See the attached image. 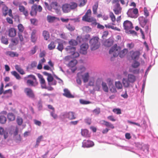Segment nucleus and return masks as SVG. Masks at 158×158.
<instances>
[{"instance_id":"obj_1","label":"nucleus","mask_w":158,"mask_h":158,"mask_svg":"<svg viewBox=\"0 0 158 158\" xmlns=\"http://www.w3.org/2000/svg\"><path fill=\"white\" fill-rule=\"evenodd\" d=\"M121 49L120 46H118L117 44H115L110 49L109 53L113 55L114 57H116L119 55L120 58H123L127 54L128 50L127 49L125 48L120 51Z\"/></svg>"},{"instance_id":"obj_2","label":"nucleus","mask_w":158,"mask_h":158,"mask_svg":"<svg viewBox=\"0 0 158 158\" xmlns=\"http://www.w3.org/2000/svg\"><path fill=\"white\" fill-rule=\"evenodd\" d=\"M91 11L90 9H88L83 16L82 20L85 22L92 23L93 24L96 23L95 19L91 16Z\"/></svg>"},{"instance_id":"obj_3","label":"nucleus","mask_w":158,"mask_h":158,"mask_svg":"<svg viewBox=\"0 0 158 158\" xmlns=\"http://www.w3.org/2000/svg\"><path fill=\"white\" fill-rule=\"evenodd\" d=\"M99 38L97 36L93 37L89 41L91 49L94 50L98 48L100 45Z\"/></svg>"},{"instance_id":"obj_4","label":"nucleus","mask_w":158,"mask_h":158,"mask_svg":"<svg viewBox=\"0 0 158 158\" xmlns=\"http://www.w3.org/2000/svg\"><path fill=\"white\" fill-rule=\"evenodd\" d=\"M111 2L112 4H114L113 6V11L115 14L116 15L121 14L122 8L118 3V0H112Z\"/></svg>"},{"instance_id":"obj_5","label":"nucleus","mask_w":158,"mask_h":158,"mask_svg":"<svg viewBox=\"0 0 158 158\" xmlns=\"http://www.w3.org/2000/svg\"><path fill=\"white\" fill-rule=\"evenodd\" d=\"M127 14L128 17L136 18L138 15V10L136 8L130 9L128 11Z\"/></svg>"},{"instance_id":"obj_6","label":"nucleus","mask_w":158,"mask_h":158,"mask_svg":"<svg viewBox=\"0 0 158 158\" xmlns=\"http://www.w3.org/2000/svg\"><path fill=\"white\" fill-rule=\"evenodd\" d=\"M123 27L125 32H128L130 29H132L134 28L132 23L129 20L124 21L123 23Z\"/></svg>"},{"instance_id":"obj_7","label":"nucleus","mask_w":158,"mask_h":158,"mask_svg":"<svg viewBox=\"0 0 158 158\" xmlns=\"http://www.w3.org/2000/svg\"><path fill=\"white\" fill-rule=\"evenodd\" d=\"M2 12L3 15L6 16L8 14L9 15L13 18V15L12 13V10L11 9H8V7L6 6H4L2 7Z\"/></svg>"},{"instance_id":"obj_8","label":"nucleus","mask_w":158,"mask_h":158,"mask_svg":"<svg viewBox=\"0 0 158 158\" xmlns=\"http://www.w3.org/2000/svg\"><path fill=\"white\" fill-rule=\"evenodd\" d=\"M130 56L131 59L133 60L139 59L141 54L139 51H134L132 50L130 52Z\"/></svg>"},{"instance_id":"obj_9","label":"nucleus","mask_w":158,"mask_h":158,"mask_svg":"<svg viewBox=\"0 0 158 158\" xmlns=\"http://www.w3.org/2000/svg\"><path fill=\"white\" fill-rule=\"evenodd\" d=\"M77 76L78 77H82L84 83L87 82L89 80V75L88 73L82 74L81 72H79L77 73Z\"/></svg>"},{"instance_id":"obj_10","label":"nucleus","mask_w":158,"mask_h":158,"mask_svg":"<svg viewBox=\"0 0 158 158\" xmlns=\"http://www.w3.org/2000/svg\"><path fill=\"white\" fill-rule=\"evenodd\" d=\"M24 92L26 95L29 97L34 98L35 95L32 89L29 88H26L24 89Z\"/></svg>"},{"instance_id":"obj_11","label":"nucleus","mask_w":158,"mask_h":158,"mask_svg":"<svg viewBox=\"0 0 158 158\" xmlns=\"http://www.w3.org/2000/svg\"><path fill=\"white\" fill-rule=\"evenodd\" d=\"M94 145L93 142L90 140H84L82 143V147L83 148H90Z\"/></svg>"},{"instance_id":"obj_12","label":"nucleus","mask_w":158,"mask_h":158,"mask_svg":"<svg viewBox=\"0 0 158 158\" xmlns=\"http://www.w3.org/2000/svg\"><path fill=\"white\" fill-rule=\"evenodd\" d=\"M89 48L88 44L85 43L82 44L80 46V52L83 54H86L87 53V50Z\"/></svg>"},{"instance_id":"obj_13","label":"nucleus","mask_w":158,"mask_h":158,"mask_svg":"<svg viewBox=\"0 0 158 158\" xmlns=\"http://www.w3.org/2000/svg\"><path fill=\"white\" fill-rule=\"evenodd\" d=\"M37 76L39 79V81L41 85V87L42 89L46 88V84L45 79L44 78L43 76L40 73L37 74Z\"/></svg>"},{"instance_id":"obj_14","label":"nucleus","mask_w":158,"mask_h":158,"mask_svg":"<svg viewBox=\"0 0 158 158\" xmlns=\"http://www.w3.org/2000/svg\"><path fill=\"white\" fill-rule=\"evenodd\" d=\"M51 4V9L52 8L54 9L57 13H59L60 12V6L58 5V3L56 2H52Z\"/></svg>"},{"instance_id":"obj_15","label":"nucleus","mask_w":158,"mask_h":158,"mask_svg":"<svg viewBox=\"0 0 158 158\" xmlns=\"http://www.w3.org/2000/svg\"><path fill=\"white\" fill-rule=\"evenodd\" d=\"M64 93L63 94V95L65 97L69 98H73V95L71 94L70 91L68 89H64Z\"/></svg>"},{"instance_id":"obj_16","label":"nucleus","mask_w":158,"mask_h":158,"mask_svg":"<svg viewBox=\"0 0 158 158\" xmlns=\"http://www.w3.org/2000/svg\"><path fill=\"white\" fill-rule=\"evenodd\" d=\"M19 10L25 16H27L28 15V12L27 10L26 9L25 7L23 5H19Z\"/></svg>"},{"instance_id":"obj_17","label":"nucleus","mask_w":158,"mask_h":158,"mask_svg":"<svg viewBox=\"0 0 158 158\" xmlns=\"http://www.w3.org/2000/svg\"><path fill=\"white\" fill-rule=\"evenodd\" d=\"M37 5L34 4L31 7L30 14L31 16H35L37 14Z\"/></svg>"},{"instance_id":"obj_18","label":"nucleus","mask_w":158,"mask_h":158,"mask_svg":"<svg viewBox=\"0 0 158 158\" xmlns=\"http://www.w3.org/2000/svg\"><path fill=\"white\" fill-rule=\"evenodd\" d=\"M114 41L111 39H108L105 40L103 44L106 47H110L113 45Z\"/></svg>"},{"instance_id":"obj_19","label":"nucleus","mask_w":158,"mask_h":158,"mask_svg":"<svg viewBox=\"0 0 158 158\" xmlns=\"http://www.w3.org/2000/svg\"><path fill=\"white\" fill-rule=\"evenodd\" d=\"M0 135H3L5 139H6L8 137V133L6 129L2 127H0Z\"/></svg>"},{"instance_id":"obj_20","label":"nucleus","mask_w":158,"mask_h":158,"mask_svg":"<svg viewBox=\"0 0 158 158\" xmlns=\"http://www.w3.org/2000/svg\"><path fill=\"white\" fill-rule=\"evenodd\" d=\"M68 54H72L76 50V48L70 46H67L65 49Z\"/></svg>"},{"instance_id":"obj_21","label":"nucleus","mask_w":158,"mask_h":158,"mask_svg":"<svg viewBox=\"0 0 158 158\" xmlns=\"http://www.w3.org/2000/svg\"><path fill=\"white\" fill-rule=\"evenodd\" d=\"M66 117L70 120L75 119L76 117L75 115V113L73 112H69L65 114Z\"/></svg>"},{"instance_id":"obj_22","label":"nucleus","mask_w":158,"mask_h":158,"mask_svg":"<svg viewBox=\"0 0 158 158\" xmlns=\"http://www.w3.org/2000/svg\"><path fill=\"white\" fill-rule=\"evenodd\" d=\"M34 81H32L30 79H28L26 83L27 85L28 86H35L37 85L38 83L37 81V80Z\"/></svg>"},{"instance_id":"obj_23","label":"nucleus","mask_w":158,"mask_h":158,"mask_svg":"<svg viewBox=\"0 0 158 158\" xmlns=\"http://www.w3.org/2000/svg\"><path fill=\"white\" fill-rule=\"evenodd\" d=\"M81 135L86 138H89L90 137V134L89 133V131L86 129H81Z\"/></svg>"},{"instance_id":"obj_24","label":"nucleus","mask_w":158,"mask_h":158,"mask_svg":"<svg viewBox=\"0 0 158 158\" xmlns=\"http://www.w3.org/2000/svg\"><path fill=\"white\" fill-rule=\"evenodd\" d=\"M16 34V31L15 28H11L9 30V36L11 37L15 36Z\"/></svg>"},{"instance_id":"obj_25","label":"nucleus","mask_w":158,"mask_h":158,"mask_svg":"<svg viewBox=\"0 0 158 158\" xmlns=\"http://www.w3.org/2000/svg\"><path fill=\"white\" fill-rule=\"evenodd\" d=\"M62 10L64 13H68L70 12L71 10L69 4H65L63 5Z\"/></svg>"},{"instance_id":"obj_26","label":"nucleus","mask_w":158,"mask_h":158,"mask_svg":"<svg viewBox=\"0 0 158 158\" xmlns=\"http://www.w3.org/2000/svg\"><path fill=\"white\" fill-rule=\"evenodd\" d=\"M131 83H134L136 80L135 76L132 74H129L128 75L127 79Z\"/></svg>"},{"instance_id":"obj_27","label":"nucleus","mask_w":158,"mask_h":158,"mask_svg":"<svg viewBox=\"0 0 158 158\" xmlns=\"http://www.w3.org/2000/svg\"><path fill=\"white\" fill-rule=\"evenodd\" d=\"M142 19L139 20V23L142 27H144L147 23L148 20L147 19H145L143 17L140 18L139 19Z\"/></svg>"},{"instance_id":"obj_28","label":"nucleus","mask_w":158,"mask_h":158,"mask_svg":"<svg viewBox=\"0 0 158 158\" xmlns=\"http://www.w3.org/2000/svg\"><path fill=\"white\" fill-rule=\"evenodd\" d=\"M102 122H103V124L106 127L110 128L112 129H113L114 128V126L111 123L105 120H103Z\"/></svg>"},{"instance_id":"obj_29","label":"nucleus","mask_w":158,"mask_h":158,"mask_svg":"<svg viewBox=\"0 0 158 158\" xmlns=\"http://www.w3.org/2000/svg\"><path fill=\"white\" fill-rule=\"evenodd\" d=\"M122 83L124 87L128 88L130 86V82L127 79L123 78L122 80Z\"/></svg>"},{"instance_id":"obj_30","label":"nucleus","mask_w":158,"mask_h":158,"mask_svg":"<svg viewBox=\"0 0 158 158\" xmlns=\"http://www.w3.org/2000/svg\"><path fill=\"white\" fill-rule=\"evenodd\" d=\"M7 118L10 121L14 120L15 118V115L12 113H9L7 115Z\"/></svg>"},{"instance_id":"obj_31","label":"nucleus","mask_w":158,"mask_h":158,"mask_svg":"<svg viewBox=\"0 0 158 158\" xmlns=\"http://www.w3.org/2000/svg\"><path fill=\"white\" fill-rule=\"evenodd\" d=\"M15 69L21 74L23 75L25 74V73L18 65H16L15 66Z\"/></svg>"},{"instance_id":"obj_32","label":"nucleus","mask_w":158,"mask_h":158,"mask_svg":"<svg viewBox=\"0 0 158 158\" xmlns=\"http://www.w3.org/2000/svg\"><path fill=\"white\" fill-rule=\"evenodd\" d=\"M43 36L45 40H47L50 37V35L49 32L45 30L43 31Z\"/></svg>"},{"instance_id":"obj_33","label":"nucleus","mask_w":158,"mask_h":158,"mask_svg":"<svg viewBox=\"0 0 158 158\" xmlns=\"http://www.w3.org/2000/svg\"><path fill=\"white\" fill-rule=\"evenodd\" d=\"M98 7V3L97 2L93 6V11L94 14H97V10Z\"/></svg>"},{"instance_id":"obj_34","label":"nucleus","mask_w":158,"mask_h":158,"mask_svg":"<svg viewBox=\"0 0 158 158\" xmlns=\"http://www.w3.org/2000/svg\"><path fill=\"white\" fill-rule=\"evenodd\" d=\"M77 63V61L75 59L73 60L70 61L68 65L71 67H74Z\"/></svg>"},{"instance_id":"obj_35","label":"nucleus","mask_w":158,"mask_h":158,"mask_svg":"<svg viewBox=\"0 0 158 158\" xmlns=\"http://www.w3.org/2000/svg\"><path fill=\"white\" fill-rule=\"evenodd\" d=\"M43 138V136L42 135H41L38 137L36 140V143L34 146L35 148H37L38 146L40 143L41 141Z\"/></svg>"},{"instance_id":"obj_36","label":"nucleus","mask_w":158,"mask_h":158,"mask_svg":"<svg viewBox=\"0 0 158 158\" xmlns=\"http://www.w3.org/2000/svg\"><path fill=\"white\" fill-rule=\"evenodd\" d=\"M115 85L116 88L118 89H121L122 88V85L120 81H116Z\"/></svg>"},{"instance_id":"obj_37","label":"nucleus","mask_w":158,"mask_h":158,"mask_svg":"<svg viewBox=\"0 0 158 158\" xmlns=\"http://www.w3.org/2000/svg\"><path fill=\"white\" fill-rule=\"evenodd\" d=\"M56 45L55 44L54 42L52 41L48 44V48L49 50H52L54 49L55 48Z\"/></svg>"},{"instance_id":"obj_38","label":"nucleus","mask_w":158,"mask_h":158,"mask_svg":"<svg viewBox=\"0 0 158 158\" xmlns=\"http://www.w3.org/2000/svg\"><path fill=\"white\" fill-rule=\"evenodd\" d=\"M70 10L75 9L77 6V4L76 3L74 2H72L69 4Z\"/></svg>"},{"instance_id":"obj_39","label":"nucleus","mask_w":158,"mask_h":158,"mask_svg":"<svg viewBox=\"0 0 158 158\" xmlns=\"http://www.w3.org/2000/svg\"><path fill=\"white\" fill-rule=\"evenodd\" d=\"M67 28L69 31H74L75 29V27L73 25L69 23L66 26Z\"/></svg>"},{"instance_id":"obj_40","label":"nucleus","mask_w":158,"mask_h":158,"mask_svg":"<svg viewBox=\"0 0 158 158\" xmlns=\"http://www.w3.org/2000/svg\"><path fill=\"white\" fill-rule=\"evenodd\" d=\"M109 16L112 22L114 23L116 21V18L115 16L112 12H110Z\"/></svg>"},{"instance_id":"obj_41","label":"nucleus","mask_w":158,"mask_h":158,"mask_svg":"<svg viewBox=\"0 0 158 158\" xmlns=\"http://www.w3.org/2000/svg\"><path fill=\"white\" fill-rule=\"evenodd\" d=\"M37 47V46H35L29 52V53L30 55H32L34 54L36 52Z\"/></svg>"},{"instance_id":"obj_42","label":"nucleus","mask_w":158,"mask_h":158,"mask_svg":"<svg viewBox=\"0 0 158 158\" xmlns=\"http://www.w3.org/2000/svg\"><path fill=\"white\" fill-rule=\"evenodd\" d=\"M1 41L2 43L5 44L7 45L8 44V41L7 38L4 36H2Z\"/></svg>"},{"instance_id":"obj_43","label":"nucleus","mask_w":158,"mask_h":158,"mask_svg":"<svg viewBox=\"0 0 158 158\" xmlns=\"http://www.w3.org/2000/svg\"><path fill=\"white\" fill-rule=\"evenodd\" d=\"M6 118L5 116L3 115L0 116V123L2 124H4L6 123Z\"/></svg>"},{"instance_id":"obj_44","label":"nucleus","mask_w":158,"mask_h":158,"mask_svg":"<svg viewBox=\"0 0 158 158\" xmlns=\"http://www.w3.org/2000/svg\"><path fill=\"white\" fill-rule=\"evenodd\" d=\"M57 49L59 51L62 52L64 49V46L62 43L58 42V45Z\"/></svg>"},{"instance_id":"obj_45","label":"nucleus","mask_w":158,"mask_h":158,"mask_svg":"<svg viewBox=\"0 0 158 158\" xmlns=\"http://www.w3.org/2000/svg\"><path fill=\"white\" fill-rule=\"evenodd\" d=\"M28 78H31L34 81H36V80H37L35 77L33 75H27L26 77H24V80H27V79Z\"/></svg>"},{"instance_id":"obj_46","label":"nucleus","mask_w":158,"mask_h":158,"mask_svg":"<svg viewBox=\"0 0 158 158\" xmlns=\"http://www.w3.org/2000/svg\"><path fill=\"white\" fill-rule=\"evenodd\" d=\"M11 74L14 76L17 79L19 80L21 78L19 74L15 71H13L11 72Z\"/></svg>"},{"instance_id":"obj_47","label":"nucleus","mask_w":158,"mask_h":158,"mask_svg":"<svg viewBox=\"0 0 158 158\" xmlns=\"http://www.w3.org/2000/svg\"><path fill=\"white\" fill-rule=\"evenodd\" d=\"M47 19L49 22L52 23L55 20L56 18L55 17L48 15L47 17Z\"/></svg>"},{"instance_id":"obj_48","label":"nucleus","mask_w":158,"mask_h":158,"mask_svg":"<svg viewBox=\"0 0 158 158\" xmlns=\"http://www.w3.org/2000/svg\"><path fill=\"white\" fill-rule=\"evenodd\" d=\"M69 44L71 45L76 46L78 44L77 42L73 39H71L69 42Z\"/></svg>"},{"instance_id":"obj_49","label":"nucleus","mask_w":158,"mask_h":158,"mask_svg":"<svg viewBox=\"0 0 158 158\" xmlns=\"http://www.w3.org/2000/svg\"><path fill=\"white\" fill-rule=\"evenodd\" d=\"M102 89L105 92H108V87L106 85V83L105 82H102Z\"/></svg>"},{"instance_id":"obj_50","label":"nucleus","mask_w":158,"mask_h":158,"mask_svg":"<svg viewBox=\"0 0 158 158\" xmlns=\"http://www.w3.org/2000/svg\"><path fill=\"white\" fill-rule=\"evenodd\" d=\"M140 63L139 62L135 61L132 64V67L134 68H138L140 65Z\"/></svg>"},{"instance_id":"obj_51","label":"nucleus","mask_w":158,"mask_h":158,"mask_svg":"<svg viewBox=\"0 0 158 158\" xmlns=\"http://www.w3.org/2000/svg\"><path fill=\"white\" fill-rule=\"evenodd\" d=\"M127 47L129 49L133 48L135 46V44L133 42L127 43L126 45Z\"/></svg>"},{"instance_id":"obj_52","label":"nucleus","mask_w":158,"mask_h":158,"mask_svg":"<svg viewBox=\"0 0 158 158\" xmlns=\"http://www.w3.org/2000/svg\"><path fill=\"white\" fill-rule=\"evenodd\" d=\"M71 57L73 58H76L79 56V53L77 52L74 51L71 54Z\"/></svg>"},{"instance_id":"obj_53","label":"nucleus","mask_w":158,"mask_h":158,"mask_svg":"<svg viewBox=\"0 0 158 158\" xmlns=\"http://www.w3.org/2000/svg\"><path fill=\"white\" fill-rule=\"evenodd\" d=\"M18 28L19 31L21 33L24 30V27L21 24H19L18 25Z\"/></svg>"},{"instance_id":"obj_54","label":"nucleus","mask_w":158,"mask_h":158,"mask_svg":"<svg viewBox=\"0 0 158 158\" xmlns=\"http://www.w3.org/2000/svg\"><path fill=\"white\" fill-rule=\"evenodd\" d=\"M80 102L81 104L84 105L88 104L91 103L89 101H86L83 99H80Z\"/></svg>"},{"instance_id":"obj_55","label":"nucleus","mask_w":158,"mask_h":158,"mask_svg":"<svg viewBox=\"0 0 158 158\" xmlns=\"http://www.w3.org/2000/svg\"><path fill=\"white\" fill-rule=\"evenodd\" d=\"M16 122L18 125L20 126L23 123V120L21 118L18 117L17 118Z\"/></svg>"},{"instance_id":"obj_56","label":"nucleus","mask_w":158,"mask_h":158,"mask_svg":"<svg viewBox=\"0 0 158 158\" xmlns=\"http://www.w3.org/2000/svg\"><path fill=\"white\" fill-rule=\"evenodd\" d=\"M11 41L14 45H16L19 43V40L18 38H17L12 39L11 40Z\"/></svg>"},{"instance_id":"obj_57","label":"nucleus","mask_w":158,"mask_h":158,"mask_svg":"<svg viewBox=\"0 0 158 158\" xmlns=\"http://www.w3.org/2000/svg\"><path fill=\"white\" fill-rule=\"evenodd\" d=\"M113 111L114 113L118 114H120L121 113V109L119 108L114 109L113 110Z\"/></svg>"},{"instance_id":"obj_58","label":"nucleus","mask_w":158,"mask_h":158,"mask_svg":"<svg viewBox=\"0 0 158 158\" xmlns=\"http://www.w3.org/2000/svg\"><path fill=\"white\" fill-rule=\"evenodd\" d=\"M31 23L33 25H36L38 22V20L35 19H30Z\"/></svg>"},{"instance_id":"obj_59","label":"nucleus","mask_w":158,"mask_h":158,"mask_svg":"<svg viewBox=\"0 0 158 158\" xmlns=\"http://www.w3.org/2000/svg\"><path fill=\"white\" fill-rule=\"evenodd\" d=\"M47 80L48 83L51 82L53 81V78L51 74L48 77Z\"/></svg>"},{"instance_id":"obj_60","label":"nucleus","mask_w":158,"mask_h":158,"mask_svg":"<svg viewBox=\"0 0 158 158\" xmlns=\"http://www.w3.org/2000/svg\"><path fill=\"white\" fill-rule=\"evenodd\" d=\"M12 90L11 89H10L4 91V94H10V96H11L12 94Z\"/></svg>"},{"instance_id":"obj_61","label":"nucleus","mask_w":158,"mask_h":158,"mask_svg":"<svg viewBox=\"0 0 158 158\" xmlns=\"http://www.w3.org/2000/svg\"><path fill=\"white\" fill-rule=\"evenodd\" d=\"M37 64V63L35 61H33L31 62V64L30 65V68H33L34 67H35Z\"/></svg>"},{"instance_id":"obj_62","label":"nucleus","mask_w":158,"mask_h":158,"mask_svg":"<svg viewBox=\"0 0 158 158\" xmlns=\"http://www.w3.org/2000/svg\"><path fill=\"white\" fill-rule=\"evenodd\" d=\"M55 110L52 111L50 114L51 116L55 119H56L57 118V115L55 113Z\"/></svg>"},{"instance_id":"obj_63","label":"nucleus","mask_w":158,"mask_h":158,"mask_svg":"<svg viewBox=\"0 0 158 158\" xmlns=\"http://www.w3.org/2000/svg\"><path fill=\"white\" fill-rule=\"evenodd\" d=\"M60 37L61 38H62L63 39H64V40H66V39H67V35H66V34L65 33H64V32L61 34L60 35Z\"/></svg>"},{"instance_id":"obj_64","label":"nucleus","mask_w":158,"mask_h":158,"mask_svg":"<svg viewBox=\"0 0 158 158\" xmlns=\"http://www.w3.org/2000/svg\"><path fill=\"white\" fill-rule=\"evenodd\" d=\"M13 4L15 6L21 5V4L17 0H15L13 1Z\"/></svg>"}]
</instances>
